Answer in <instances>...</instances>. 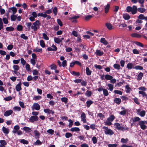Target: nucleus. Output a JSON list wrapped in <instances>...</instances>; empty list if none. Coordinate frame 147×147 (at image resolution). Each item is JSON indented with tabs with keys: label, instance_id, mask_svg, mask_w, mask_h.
<instances>
[{
	"label": "nucleus",
	"instance_id": "4d7b16f0",
	"mask_svg": "<svg viewBox=\"0 0 147 147\" xmlns=\"http://www.w3.org/2000/svg\"><path fill=\"white\" fill-rule=\"evenodd\" d=\"M42 36L43 37V38L44 39L46 40H49V37L47 36V35L45 33H43L42 34Z\"/></svg>",
	"mask_w": 147,
	"mask_h": 147
},
{
	"label": "nucleus",
	"instance_id": "cd10ccee",
	"mask_svg": "<svg viewBox=\"0 0 147 147\" xmlns=\"http://www.w3.org/2000/svg\"><path fill=\"white\" fill-rule=\"evenodd\" d=\"M20 141L21 143L24 144H28V141L24 139L20 140Z\"/></svg>",
	"mask_w": 147,
	"mask_h": 147
},
{
	"label": "nucleus",
	"instance_id": "20e7f679",
	"mask_svg": "<svg viewBox=\"0 0 147 147\" xmlns=\"http://www.w3.org/2000/svg\"><path fill=\"white\" fill-rule=\"evenodd\" d=\"M38 119L39 118L38 116H32L30 118L29 121L31 123H33L34 121H38Z\"/></svg>",
	"mask_w": 147,
	"mask_h": 147
},
{
	"label": "nucleus",
	"instance_id": "5fc2aeb1",
	"mask_svg": "<svg viewBox=\"0 0 147 147\" xmlns=\"http://www.w3.org/2000/svg\"><path fill=\"white\" fill-rule=\"evenodd\" d=\"M26 25L27 26L28 31H29L30 29V27L31 26L32 23L31 22L27 23H26Z\"/></svg>",
	"mask_w": 147,
	"mask_h": 147
},
{
	"label": "nucleus",
	"instance_id": "4c0bfd02",
	"mask_svg": "<svg viewBox=\"0 0 147 147\" xmlns=\"http://www.w3.org/2000/svg\"><path fill=\"white\" fill-rule=\"evenodd\" d=\"M34 132L35 133V137H37V138H39L40 134L38 131L37 130H35Z\"/></svg>",
	"mask_w": 147,
	"mask_h": 147
},
{
	"label": "nucleus",
	"instance_id": "c9c22d12",
	"mask_svg": "<svg viewBox=\"0 0 147 147\" xmlns=\"http://www.w3.org/2000/svg\"><path fill=\"white\" fill-rule=\"evenodd\" d=\"M146 9L143 8L139 7L138 9V11L141 13H143L146 11Z\"/></svg>",
	"mask_w": 147,
	"mask_h": 147
},
{
	"label": "nucleus",
	"instance_id": "b1692460",
	"mask_svg": "<svg viewBox=\"0 0 147 147\" xmlns=\"http://www.w3.org/2000/svg\"><path fill=\"white\" fill-rule=\"evenodd\" d=\"M110 4H107L106 6L105 7V12L106 13H107L108 12L110 8Z\"/></svg>",
	"mask_w": 147,
	"mask_h": 147
},
{
	"label": "nucleus",
	"instance_id": "f03ea898",
	"mask_svg": "<svg viewBox=\"0 0 147 147\" xmlns=\"http://www.w3.org/2000/svg\"><path fill=\"white\" fill-rule=\"evenodd\" d=\"M114 125L115 126V128L119 130L124 131L126 130H127L129 129L128 127H125L122 126H121L120 124L118 123H115Z\"/></svg>",
	"mask_w": 147,
	"mask_h": 147
},
{
	"label": "nucleus",
	"instance_id": "c03bdc74",
	"mask_svg": "<svg viewBox=\"0 0 147 147\" xmlns=\"http://www.w3.org/2000/svg\"><path fill=\"white\" fill-rule=\"evenodd\" d=\"M143 76V74L142 72H140L139 73L138 75L137 76L138 78V80H141L142 78V77Z\"/></svg>",
	"mask_w": 147,
	"mask_h": 147
},
{
	"label": "nucleus",
	"instance_id": "69168bd1",
	"mask_svg": "<svg viewBox=\"0 0 147 147\" xmlns=\"http://www.w3.org/2000/svg\"><path fill=\"white\" fill-rule=\"evenodd\" d=\"M85 94L87 96L90 97L92 94V92L91 91L87 90L85 93Z\"/></svg>",
	"mask_w": 147,
	"mask_h": 147
},
{
	"label": "nucleus",
	"instance_id": "f3484780",
	"mask_svg": "<svg viewBox=\"0 0 147 147\" xmlns=\"http://www.w3.org/2000/svg\"><path fill=\"white\" fill-rule=\"evenodd\" d=\"M115 118V117L113 115H111L110 117H108L107 119V121H110L111 122L113 121L114 120Z\"/></svg>",
	"mask_w": 147,
	"mask_h": 147
},
{
	"label": "nucleus",
	"instance_id": "423d86ee",
	"mask_svg": "<svg viewBox=\"0 0 147 147\" xmlns=\"http://www.w3.org/2000/svg\"><path fill=\"white\" fill-rule=\"evenodd\" d=\"M131 13L132 14L134 15L136 14L138 10V9L136 5H133L132 7Z\"/></svg>",
	"mask_w": 147,
	"mask_h": 147
},
{
	"label": "nucleus",
	"instance_id": "e433bc0d",
	"mask_svg": "<svg viewBox=\"0 0 147 147\" xmlns=\"http://www.w3.org/2000/svg\"><path fill=\"white\" fill-rule=\"evenodd\" d=\"M113 67L115 69L119 70L120 69V66L119 64H115L113 65Z\"/></svg>",
	"mask_w": 147,
	"mask_h": 147
},
{
	"label": "nucleus",
	"instance_id": "052dcab7",
	"mask_svg": "<svg viewBox=\"0 0 147 147\" xmlns=\"http://www.w3.org/2000/svg\"><path fill=\"white\" fill-rule=\"evenodd\" d=\"M80 17V16H73L72 17H70L69 18V20H71L72 19H75L76 20V19H77L78 18H79Z\"/></svg>",
	"mask_w": 147,
	"mask_h": 147
},
{
	"label": "nucleus",
	"instance_id": "6e6d98bb",
	"mask_svg": "<svg viewBox=\"0 0 147 147\" xmlns=\"http://www.w3.org/2000/svg\"><path fill=\"white\" fill-rule=\"evenodd\" d=\"M126 11L128 12H131L132 7L130 6H128L126 8Z\"/></svg>",
	"mask_w": 147,
	"mask_h": 147
},
{
	"label": "nucleus",
	"instance_id": "5701e85b",
	"mask_svg": "<svg viewBox=\"0 0 147 147\" xmlns=\"http://www.w3.org/2000/svg\"><path fill=\"white\" fill-rule=\"evenodd\" d=\"M5 29L8 31H12L14 30V28L12 26L7 27Z\"/></svg>",
	"mask_w": 147,
	"mask_h": 147
},
{
	"label": "nucleus",
	"instance_id": "338daca9",
	"mask_svg": "<svg viewBox=\"0 0 147 147\" xmlns=\"http://www.w3.org/2000/svg\"><path fill=\"white\" fill-rule=\"evenodd\" d=\"M126 113V111L125 110H124L120 112L119 114L120 115H125Z\"/></svg>",
	"mask_w": 147,
	"mask_h": 147
},
{
	"label": "nucleus",
	"instance_id": "37998d69",
	"mask_svg": "<svg viewBox=\"0 0 147 147\" xmlns=\"http://www.w3.org/2000/svg\"><path fill=\"white\" fill-rule=\"evenodd\" d=\"M72 136L73 135L70 133L67 132L65 134V136L67 138H69L70 137Z\"/></svg>",
	"mask_w": 147,
	"mask_h": 147
},
{
	"label": "nucleus",
	"instance_id": "0e129e2a",
	"mask_svg": "<svg viewBox=\"0 0 147 147\" xmlns=\"http://www.w3.org/2000/svg\"><path fill=\"white\" fill-rule=\"evenodd\" d=\"M134 101V102L137 104L139 105L140 104V103L138 101V99L136 97H135L133 99Z\"/></svg>",
	"mask_w": 147,
	"mask_h": 147
},
{
	"label": "nucleus",
	"instance_id": "7ed1b4c3",
	"mask_svg": "<svg viewBox=\"0 0 147 147\" xmlns=\"http://www.w3.org/2000/svg\"><path fill=\"white\" fill-rule=\"evenodd\" d=\"M102 128L104 129L105 133L106 135H111L114 134L113 131L111 129H108V127L104 126L102 127Z\"/></svg>",
	"mask_w": 147,
	"mask_h": 147
},
{
	"label": "nucleus",
	"instance_id": "ddd939ff",
	"mask_svg": "<svg viewBox=\"0 0 147 147\" xmlns=\"http://www.w3.org/2000/svg\"><path fill=\"white\" fill-rule=\"evenodd\" d=\"M123 18L126 20H129L130 18V16L127 13L123 14Z\"/></svg>",
	"mask_w": 147,
	"mask_h": 147
},
{
	"label": "nucleus",
	"instance_id": "a18cd8bd",
	"mask_svg": "<svg viewBox=\"0 0 147 147\" xmlns=\"http://www.w3.org/2000/svg\"><path fill=\"white\" fill-rule=\"evenodd\" d=\"M50 67L51 69L56 70L57 68V66L54 64H52L50 66Z\"/></svg>",
	"mask_w": 147,
	"mask_h": 147
},
{
	"label": "nucleus",
	"instance_id": "393cba45",
	"mask_svg": "<svg viewBox=\"0 0 147 147\" xmlns=\"http://www.w3.org/2000/svg\"><path fill=\"white\" fill-rule=\"evenodd\" d=\"M54 42L56 43L59 44L61 42V41L60 38H58L55 37L54 38Z\"/></svg>",
	"mask_w": 147,
	"mask_h": 147
},
{
	"label": "nucleus",
	"instance_id": "f704fd0d",
	"mask_svg": "<svg viewBox=\"0 0 147 147\" xmlns=\"http://www.w3.org/2000/svg\"><path fill=\"white\" fill-rule=\"evenodd\" d=\"M13 67L14 69L13 71H18L19 69L20 68L19 66L16 65H13Z\"/></svg>",
	"mask_w": 147,
	"mask_h": 147
},
{
	"label": "nucleus",
	"instance_id": "ea45409f",
	"mask_svg": "<svg viewBox=\"0 0 147 147\" xmlns=\"http://www.w3.org/2000/svg\"><path fill=\"white\" fill-rule=\"evenodd\" d=\"M107 86H108L110 90L112 91L113 89V85L110 84H107Z\"/></svg>",
	"mask_w": 147,
	"mask_h": 147
},
{
	"label": "nucleus",
	"instance_id": "58836bf2",
	"mask_svg": "<svg viewBox=\"0 0 147 147\" xmlns=\"http://www.w3.org/2000/svg\"><path fill=\"white\" fill-rule=\"evenodd\" d=\"M21 108L20 107L18 106H15L13 108V110L14 111H20Z\"/></svg>",
	"mask_w": 147,
	"mask_h": 147
},
{
	"label": "nucleus",
	"instance_id": "864d4df0",
	"mask_svg": "<svg viewBox=\"0 0 147 147\" xmlns=\"http://www.w3.org/2000/svg\"><path fill=\"white\" fill-rule=\"evenodd\" d=\"M139 93L140 94H141L142 95V97H144L146 96V93L145 92L142 91H139Z\"/></svg>",
	"mask_w": 147,
	"mask_h": 147
},
{
	"label": "nucleus",
	"instance_id": "f257e3e1",
	"mask_svg": "<svg viewBox=\"0 0 147 147\" xmlns=\"http://www.w3.org/2000/svg\"><path fill=\"white\" fill-rule=\"evenodd\" d=\"M32 24L33 26H31V28L32 29H33L34 31H36L39 28V26L40 25V23L38 20H36Z\"/></svg>",
	"mask_w": 147,
	"mask_h": 147
},
{
	"label": "nucleus",
	"instance_id": "72a5a7b5",
	"mask_svg": "<svg viewBox=\"0 0 147 147\" xmlns=\"http://www.w3.org/2000/svg\"><path fill=\"white\" fill-rule=\"evenodd\" d=\"M17 18L16 15L13 14L11 16V19L12 21H15L16 20Z\"/></svg>",
	"mask_w": 147,
	"mask_h": 147
},
{
	"label": "nucleus",
	"instance_id": "e2e57ef3",
	"mask_svg": "<svg viewBox=\"0 0 147 147\" xmlns=\"http://www.w3.org/2000/svg\"><path fill=\"white\" fill-rule=\"evenodd\" d=\"M57 9L56 7H55L53 9V13L55 16H56L57 14Z\"/></svg>",
	"mask_w": 147,
	"mask_h": 147
},
{
	"label": "nucleus",
	"instance_id": "774afa93",
	"mask_svg": "<svg viewBox=\"0 0 147 147\" xmlns=\"http://www.w3.org/2000/svg\"><path fill=\"white\" fill-rule=\"evenodd\" d=\"M57 22L58 23V24L60 26H63V23L60 19H57Z\"/></svg>",
	"mask_w": 147,
	"mask_h": 147
},
{
	"label": "nucleus",
	"instance_id": "8fccbe9b",
	"mask_svg": "<svg viewBox=\"0 0 147 147\" xmlns=\"http://www.w3.org/2000/svg\"><path fill=\"white\" fill-rule=\"evenodd\" d=\"M133 65L132 63H129L127 64V67L129 69H131L133 68Z\"/></svg>",
	"mask_w": 147,
	"mask_h": 147
},
{
	"label": "nucleus",
	"instance_id": "6e6552de",
	"mask_svg": "<svg viewBox=\"0 0 147 147\" xmlns=\"http://www.w3.org/2000/svg\"><path fill=\"white\" fill-rule=\"evenodd\" d=\"M34 108L36 110H39L40 109V106L37 103H34L33 105Z\"/></svg>",
	"mask_w": 147,
	"mask_h": 147
},
{
	"label": "nucleus",
	"instance_id": "7c9ffc66",
	"mask_svg": "<svg viewBox=\"0 0 147 147\" xmlns=\"http://www.w3.org/2000/svg\"><path fill=\"white\" fill-rule=\"evenodd\" d=\"M23 27L22 26L19 24L17 26V30L18 31H22L23 30Z\"/></svg>",
	"mask_w": 147,
	"mask_h": 147
},
{
	"label": "nucleus",
	"instance_id": "603ef678",
	"mask_svg": "<svg viewBox=\"0 0 147 147\" xmlns=\"http://www.w3.org/2000/svg\"><path fill=\"white\" fill-rule=\"evenodd\" d=\"M135 44L141 47H144V45L140 42L136 41L135 42Z\"/></svg>",
	"mask_w": 147,
	"mask_h": 147
},
{
	"label": "nucleus",
	"instance_id": "412c9836",
	"mask_svg": "<svg viewBox=\"0 0 147 147\" xmlns=\"http://www.w3.org/2000/svg\"><path fill=\"white\" fill-rule=\"evenodd\" d=\"M100 42L101 43H102L105 45L108 44V42L106 40L105 38H101L100 39Z\"/></svg>",
	"mask_w": 147,
	"mask_h": 147
},
{
	"label": "nucleus",
	"instance_id": "bf43d9fd",
	"mask_svg": "<svg viewBox=\"0 0 147 147\" xmlns=\"http://www.w3.org/2000/svg\"><path fill=\"white\" fill-rule=\"evenodd\" d=\"M68 121L69 122V124L68 125L69 127H71L73 124V121L71 119H69Z\"/></svg>",
	"mask_w": 147,
	"mask_h": 147
},
{
	"label": "nucleus",
	"instance_id": "a211bd4d",
	"mask_svg": "<svg viewBox=\"0 0 147 147\" xmlns=\"http://www.w3.org/2000/svg\"><path fill=\"white\" fill-rule=\"evenodd\" d=\"M93 103V101L91 100H88L86 102L87 107L88 108Z\"/></svg>",
	"mask_w": 147,
	"mask_h": 147
},
{
	"label": "nucleus",
	"instance_id": "79ce46f5",
	"mask_svg": "<svg viewBox=\"0 0 147 147\" xmlns=\"http://www.w3.org/2000/svg\"><path fill=\"white\" fill-rule=\"evenodd\" d=\"M103 94L105 96H107L109 95V94L108 90L105 89H104L103 91Z\"/></svg>",
	"mask_w": 147,
	"mask_h": 147
},
{
	"label": "nucleus",
	"instance_id": "09e8293b",
	"mask_svg": "<svg viewBox=\"0 0 147 147\" xmlns=\"http://www.w3.org/2000/svg\"><path fill=\"white\" fill-rule=\"evenodd\" d=\"M138 19H140V20H145V17L142 14H140L139 16H138Z\"/></svg>",
	"mask_w": 147,
	"mask_h": 147
},
{
	"label": "nucleus",
	"instance_id": "c756f323",
	"mask_svg": "<svg viewBox=\"0 0 147 147\" xmlns=\"http://www.w3.org/2000/svg\"><path fill=\"white\" fill-rule=\"evenodd\" d=\"M134 69L136 70H142L143 69V67L140 65H137L133 67Z\"/></svg>",
	"mask_w": 147,
	"mask_h": 147
},
{
	"label": "nucleus",
	"instance_id": "4be33fe9",
	"mask_svg": "<svg viewBox=\"0 0 147 147\" xmlns=\"http://www.w3.org/2000/svg\"><path fill=\"white\" fill-rule=\"evenodd\" d=\"M96 54L97 55L100 56L103 55V53L102 51H101L100 50H96Z\"/></svg>",
	"mask_w": 147,
	"mask_h": 147
},
{
	"label": "nucleus",
	"instance_id": "49530a36",
	"mask_svg": "<svg viewBox=\"0 0 147 147\" xmlns=\"http://www.w3.org/2000/svg\"><path fill=\"white\" fill-rule=\"evenodd\" d=\"M51 110H50L49 109H44V111L45 113H47L48 114L51 113Z\"/></svg>",
	"mask_w": 147,
	"mask_h": 147
},
{
	"label": "nucleus",
	"instance_id": "f8f14e48",
	"mask_svg": "<svg viewBox=\"0 0 147 147\" xmlns=\"http://www.w3.org/2000/svg\"><path fill=\"white\" fill-rule=\"evenodd\" d=\"M131 36L133 37H135L137 38H140L142 37V36L137 33H133L131 34Z\"/></svg>",
	"mask_w": 147,
	"mask_h": 147
},
{
	"label": "nucleus",
	"instance_id": "0eeeda50",
	"mask_svg": "<svg viewBox=\"0 0 147 147\" xmlns=\"http://www.w3.org/2000/svg\"><path fill=\"white\" fill-rule=\"evenodd\" d=\"M22 84V83L20 82L16 85V89L17 91H19L22 90V88L21 87Z\"/></svg>",
	"mask_w": 147,
	"mask_h": 147
},
{
	"label": "nucleus",
	"instance_id": "9b49d317",
	"mask_svg": "<svg viewBox=\"0 0 147 147\" xmlns=\"http://www.w3.org/2000/svg\"><path fill=\"white\" fill-rule=\"evenodd\" d=\"M13 113V111L11 110L6 111L4 113V115L5 116H8Z\"/></svg>",
	"mask_w": 147,
	"mask_h": 147
},
{
	"label": "nucleus",
	"instance_id": "6ab92c4d",
	"mask_svg": "<svg viewBox=\"0 0 147 147\" xmlns=\"http://www.w3.org/2000/svg\"><path fill=\"white\" fill-rule=\"evenodd\" d=\"M71 131H80V129L79 127H74L71 128L70 129Z\"/></svg>",
	"mask_w": 147,
	"mask_h": 147
},
{
	"label": "nucleus",
	"instance_id": "a878e982",
	"mask_svg": "<svg viewBox=\"0 0 147 147\" xmlns=\"http://www.w3.org/2000/svg\"><path fill=\"white\" fill-rule=\"evenodd\" d=\"M107 28L109 30H111L113 28V26L110 23H106L105 24Z\"/></svg>",
	"mask_w": 147,
	"mask_h": 147
},
{
	"label": "nucleus",
	"instance_id": "9d476101",
	"mask_svg": "<svg viewBox=\"0 0 147 147\" xmlns=\"http://www.w3.org/2000/svg\"><path fill=\"white\" fill-rule=\"evenodd\" d=\"M81 120L84 123H86V116L85 113L84 112H83L81 114Z\"/></svg>",
	"mask_w": 147,
	"mask_h": 147
},
{
	"label": "nucleus",
	"instance_id": "c85d7f7f",
	"mask_svg": "<svg viewBox=\"0 0 147 147\" xmlns=\"http://www.w3.org/2000/svg\"><path fill=\"white\" fill-rule=\"evenodd\" d=\"M125 89H126V92L127 93H129L130 92L131 88L128 85H127L125 86Z\"/></svg>",
	"mask_w": 147,
	"mask_h": 147
},
{
	"label": "nucleus",
	"instance_id": "473e14b6",
	"mask_svg": "<svg viewBox=\"0 0 147 147\" xmlns=\"http://www.w3.org/2000/svg\"><path fill=\"white\" fill-rule=\"evenodd\" d=\"M113 78L112 76L108 74H107L105 76V78L107 80H111Z\"/></svg>",
	"mask_w": 147,
	"mask_h": 147
},
{
	"label": "nucleus",
	"instance_id": "2eb2a0df",
	"mask_svg": "<svg viewBox=\"0 0 147 147\" xmlns=\"http://www.w3.org/2000/svg\"><path fill=\"white\" fill-rule=\"evenodd\" d=\"M2 130L3 132L5 134H7L9 133V129L5 127H3L2 128Z\"/></svg>",
	"mask_w": 147,
	"mask_h": 147
},
{
	"label": "nucleus",
	"instance_id": "a19ab883",
	"mask_svg": "<svg viewBox=\"0 0 147 147\" xmlns=\"http://www.w3.org/2000/svg\"><path fill=\"white\" fill-rule=\"evenodd\" d=\"M33 51L34 52H40L41 53H42V49H38V48L36 47V48L33 49Z\"/></svg>",
	"mask_w": 147,
	"mask_h": 147
},
{
	"label": "nucleus",
	"instance_id": "dca6fc26",
	"mask_svg": "<svg viewBox=\"0 0 147 147\" xmlns=\"http://www.w3.org/2000/svg\"><path fill=\"white\" fill-rule=\"evenodd\" d=\"M139 125L140 126V127L142 129H145L147 127L146 125L142 123H142L140 121L139 122Z\"/></svg>",
	"mask_w": 147,
	"mask_h": 147
},
{
	"label": "nucleus",
	"instance_id": "39448f33",
	"mask_svg": "<svg viewBox=\"0 0 147 147\" xmlns=\"http://www.w3.org/2000/svg\"><path fill=\"white\" fill-rule=\"evenodd\" d=\"M11 11L13 12V14H15L17 12L16 8L15 7L9 8L8 9V11L11 12Z\"/></svg>",
	"mask_w": 147,
	"mask_h": 147
},
{
	"label": "nucleus",
	"instance_id": "de8ad7c7",
	"mask_svg": "<svg viewBox=\"0 0 147 147\" xmlns=\"http://www.w3.org/2000/svg\"><path fill=\"white\" fill-rule=\"evenodd\" d=\"M34 145H40L42 144V142L39 140H37L34 143Z\"/></svg>",
	"mask_w": 147,
	"mask_h": 147
},
{
	"label": "nucleus",
	"instance_id": "4468645a",
	"mask_svg": "<svg viewBox=\"0 0 147 147\" xmlns=\"http://www.w3.org/2000/svg\"><path fill=\"white\" fill-rule=\"evenodd\" d=\"M114 101L117 105H119L121 103V100L120 98H116L114 99Z\"/></svg>",
	"mask_w": 147,
	"mask_h": 147
},
{
	"label": "nucleus",
	"instance_id": "13d9d810",
	"mask_svg": "<svg viewBox=\"0 0 147 147\" xmlns=\"http://www.w3.org/2000/svg\"><path fill=\"white\" fill-rule=\"evenodd\" d=\"M114 92L115 94H119L120 95H122L123 94L122 92L120 90H115L114 91Z\"/></svg>",
	"mask_w": 147,
	"mask_h": 147
},
{
	"label": "nucleus",
	"instance_id": "aec40b11",
	"mask_svg": "<svg viewBox=\"0 0 147 147\" xmlns=\"http://www.w3.org/2000/svg\"><path fill=\"white\" fill-rule=\"evenodd\" d=\"M23 130L25 131L30 132L32 131L31 129L28 127L25 126L23 128Z\"/></svg>",
	"mask_w": 147,
	"mask_h": 147
},
{
	"label": "nucleus",
	"instance_id": "1a4fd4ad",
	"mask_svg": "<svg viewBox=\"0 0 147 147\" xmlns=\"http://www.w3.org/2000/svg\"><path fill=\"white\" fill-rule=\"evenodd\" d=\"M0 147H5L7 144V143L4 140H0Z\"/></svg>",
	"mask_w": 147,
	"mask_h": 147
},
{
	"label": "nucleus",
	"instance_id": "bb28decb",
	"mask_svg": "<svg viewBox=\"0 0 147 147\" xmlns=\"http://www.w3.org/2000/svg\"><path fill=\"white\" fill-rule=\"evenodd\" d=\"M86 74L88 76L90 75L92 73V71L90 70L89 68L87 67L86 68Z\"/></svg>",
	"mask_w": 147,
	"mask_h": 147
},
{
	"label": "nucleus",
	"instance_id": "2f4dec72",
	"mask_svg": "<svg viewBox=\"0 0 147 147\" xmlns=\"http://www.w3.org/2000/svg\"><path fill=\"white\" fill-rule=\"evenodd\" d=\"M40 45L42 48H44L45 47V44L44 41L42 40H41L40 41Z\"/></svg>",
	"mask_w": 147,
	"mask_h": 147
},
{
	"label": "nucleus",
	"instance_id": "680f3d73",
	"mask_svg": "<svg viewBox=\"0 0 147 147\" xmlns=\"http://www.w3.org/2000/svg\"><path fill=\"white\" fill-rule=\"evenodd\" d=\"M92 140L93 144H95L97 143V138L96 137L94 136L92 138Z\"/></svg>",
	"mask_w": 147,
	"mask_h": 147
},
{
	"label": "nucleus",
	"instance_id": "3c124183",
	"mask_svg": "<svg viewBox=\"0 0 147 147\" xmlns=\"http://www.w3.org/2000/svg\"><path fill=\"white\" fill-rule=\"evenodd\" d=\"M61 100L62 102H64L65 104H66L68 100V99L66 97H62L61 98Z\"/></svg>",
	"mask_w": 147,
	"mask_h": 147
}]
</instances>
